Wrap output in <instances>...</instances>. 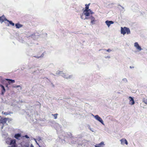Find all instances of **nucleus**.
Wrapping results in <instances>:
<instances>
[{"mask_svg": "<svg viewBox=\"0 0 147 147\" xmlns=\"http://www.w3.org/2000/svg\"><path fill=\"white\" fill-rule=\"evenodd\" d=\"M90 4V3H89L88 4H86L85 5V9L83 13L86 16H89L90 14H92L94 13L90 9H89V6Z\"/></svg>", "mask_w": 147, "mask_h": 147, "instance_id": "obj_1", "label": "nucleus"}, {"mask_svg": "<svg viewBox=\"0 0 147 147\" xmlns=\"http://www.w3.org/2000/svg\"><path fill=\"white\" fill-rule=\"evenodd\" d=\"M121 33L124 35L126 33L129 34L130 33V31L129 28L125 27L123 28H121Z\"/></svg>", "mask_w": 147, "mask_h": 147, "instance_id": "obj_2", "label": "nucleus"}, {"mask_svg": "<svg viewBox=\"0 0 147 147\" xmlns=\"http://www.w3.org/2000/svg\"><path fill=\"white\" fill-rule=\"evenodd\" d=\"M7 144L11 146V147H17L16 140L15 139H11L10 142H7Z\"/></svg>", "mask_w": 147, "mask_h": 147, "instance_id": "obj_3", "label": "nucleus"}, {"mask_svg": "<svg viewBox=\"0 0 147 147\" xmlns=\"http://www.w3.org/2000/svg\"><path fill=\"white\" fill-rule=\"evenodd\" d=\"M9 119L8 118H1L0 119L1 123H2L3 125L1 127V129H2L4 127V124Z\"/></svg>", "mask_w": 147, "mask_h": 147, "instance_id": "obj_4", "label": "nucleus"}, {"mask_svg": "<svg viewBox=\"0 0 147 147\" xmlns=\"http://www.w3.org/2000/svg\"><path fill=\"white\" fill-rule=\"evenodd\" d=\"M90 19L91 20V24H95V22L96 21V20H95V18L94 17L92 16L89 17H88V16H86L85 18L84 19Z\"/></svg>", "mask_w": 147, "mask_h": 147, "instance_id": "obj_5", "label": "nucleus"}, {"mask_svg": "<svg viewBox=\"0 0 147 147\" xmlns=\"http://www.w3.org/2000/svg\"><path fill=\"white\" fill-rule=\"evenodd\" d=\"M95 118L98 121L100 122L102 124H103V121L102 118L100 117L98 115H96L94 116Z\"/></svg>", "mask_w": 147, "mask_h": 147, "instance_id": "obj_6", "label": "nucleus"}, {"mask_svg": "<svg viewBox=\"0 0 147 147\" xmlns=\"http://www.w3.org/2000/svg\"><path fill=\"white\" fill-rule=\"evenodd\" d=\"M7 20V19L6 18L5 16L3 15L2 16L0 17V22L1 23L4 22H5Z\"/></svg>", "mask_w": 147, "mask_h": 147, "instance_id": "obj_7", "label": "nucleus"}, {"mask_svg": "<svg viewBox=\"0 0 147 147\" xmlns=\"http://www.w3.org/2000/svg\"><path fill=\"white\" fill-rule=\"evenodd\" d=\"M129 104L131 105H134V101L133 98L131 97H129Z\"/></svg>", "mask_w": 147, "mask_h": 147, "instance_id": "obj_8", "label": "nucleus"}, {"mask_svg": "<svg viewBox=\"0 0 147 147\" xmlns=\"http://www.w3.org/2000/svg\"><path fill=\"white\" fill-rule=\"evenodd\" d=\"M134 46L139 51H140L142 49L141 48L139 45V44L137 42H136L134 43Z\"/></svg>", "mask_w": 147, "mask_h": 147, "instance_id": "obj_9", "label": "nucleus"}, {"mask_svg": "<svg viewBox=\"0 0 147 147\" xmlns=\"http://www.w3.org/2000/svg\"><path fill=\"white\" fill-rule=\"evenodd\" d=\"M0 86L1 87L2 89V90H1V94L2 95H3L4 94V93L5 92V89L4 86L3 85L1 84H0Z\"/></svg>", "mask_w": 147, "mask_h": 147, "instance_id": "obj_10", "label": "nucleus"}, {"mask_svg": "<svg viewBox=\"0 0 147 147\" xmlns=\"http://www.w3.org/2000/svg\"><path fill=\"white\" fill-rule=\"evenodd\" d=\"M120 141L121 144H124V143L126 145L128 144V142L125 139H122L120 140Z\"/></svg>", "mask_w": 147, "mask_h": 147, "instance_id": "obj_11", "label": "nucleus"}, {"mask_svg": "<svg viewBox=\"0 0 147 147\" xmlns=\"http://www.w3.org/2000/svg\"><path fill=\"white\" fill-rule=\"evenodd\" d=\"M105 23L107 25V26L108 27H109L110 26V25L111 24H113L114 23V22H113L111 21H108V20H107L105 22Z\"/></svg>", "mask_w": 147, "mask_h": 147, "instance_id": "obj_12", "label": "nucleus"}, {"mask_svg": "<svg viewBox=\"0 0 147 147\" xmlns=\"http://www.w3.org/2000/svg\"><path fill=\"white\" fill-rule=\"evenodd\" d=\"M6 80L7 81H8V82L9 84L11 83H13L15 82V81L14 80H12L9 79H6Z\"/></svg>", "mask_w": 147, "mask_h": 147, "instance_id": "obj_13", "label": "nucleus"}, {"mask_svg": "<svg viewBox=\"0 0 147 147\" xmlns=\"http://www.w3.org/2000/svg\"><path fill=\"white\" fill-rule=\"evenodd\" d=\"M21 134H16L14 136V137L16 139L19 140V138L21 137Z\"/></svg>", "mask_w": 147, "mask_h": 147, "instance_id": "obj_14", "label": "nucleus"}, {"mask_svg": "<svg viewBox=\"0 0 147 147\" xmlns=\"http://www.w3.org/2000/svg\"><path fill=\"white\" fill-rule=\"evenodd\" d=\"M16 27L17 28H19L22 27V25L20 24L19 23L16 24H15Z\"/></svg>", "mask_w": 147, "mask_h": 147, "instance_id": "obj_15", "label": "nucleus"}, {"mask_svg": "<svg viewBox=\"0 0 147 147\" xmlns=\"http://www.w3.org/2000/svg\"><path fill=\"white\" fill-rule=\"evenodd\" d=\"M6 21L9 22L10 24L12 26H14V24L11 21H10L7 19Z\"/></svg>", "mask_w": 147, "mask_h": 147, "instance_id": "obj_16", "label": "nucleus"}, {"mask_svg": "<svg viewBox=\"0 0 147 147\" xmlns=\"http://www.w3.org/2000/svg\"><path fill=\"white\" fill-rule=\"evenodd\" d=\"M99 146H101V147H103V146L104 145V142H101L100 144H98Z\"/></svg>", "mask_w": 147, "mask_h": 147, "instance_id": "obj_17", "label": "nucleus"}, {"mask_svg": "<svg viewBox=\"0 0 147 147\" xmlns=\"http://www.w3.org/2000/svg\"><path fill=\"white\" fill-rule=\"evenodd\" d=\"M58 115V114L57 113L52 115H53L54 116V118L55 119H56L57 118Z\"/></svg>", "mask_w": 147, "mask_h": 147, "instance_id": "obj_18", "label": "nucleus"}, {"mask_svg": "<svg viewBox=\"0 0 147 147\" xmlns=\"http://www.w3.org/2000/svg\"><path fill=\"white\" fill-rule=\"evenodd\" d=\"M44 54L43 53L40 56H39V57H36V56H34V57H36L38 58H39L40 57H43V56H44Z\"/></svg>", "mask_w": 147, "mask_h": 147, "instance_id": "obj_19", "label": "nucleus"}, {"mask_svg": "<svg viewBox=\"0 0 147 147\" xmlns=\"http://www.w3.org/2000/svg\"><path fill=\"white\" fill-rule=\"evenodd\" d=\"M143 102L145 104L147 105V99H144L143 100Z\"/></svg>", "mask_w": 147, "mask_h": 147, "instance_id": "obj_20", "label": "nucleus"}, {"mask_svg": "<svg viewBox=\"0 0 147 147\" xmlns=\"http://www.w3.org/2000/svg\"><path fill=\"white\" fill-rule=\"evenodd\" d=\"M109 52L111 51V50L110 49H108L107 50H105Z\"/></svg>", "mask_w": 147, "mask_h": 147, "instance_id": "obj_21", "label": "nucleus"}, {"mask_svg": "<svg viewBox=\"0 0 147 147\" xmlns=\"http://www.w3.org/2000/svg\"><path fill=\"white\" fill-rule=\"evenodd\" d=\"M3 114L7 115L9 114V113L8 112H5L3 113Z\"/></svg>", "mask_w": 147, "mask_h": 147, "instance_id": "obj_22", "label": "nucleus"}, {"mask_svg": "<svg viewBox=\"0 0 147 147\" xmlns=\"http://www.w3.org/2000/svg\"><path fill=\"white\" fill-rule=\"evenodd\" d=\"M95 146L96 147H101V146H99L98 144H96Z\"/></svg>", "mask_w": 147, "mask_h": 147, "instance_id": "obj_23", "label": "nucleus"}, {"mask_svg": "<svg viewBox=\"0 0 147 147\" xmlns=\"http://www.w3.org/2000/svg\"><path fill=\"white\" fill-rule=\"evenodd\" d=\"M81 18L82 19H84V18H83V14H82L81 15Z\"/></svg>", "mask_w": 147, "mask_h": 147, "instance_id": "obj_24", "label": "nucleus"}, {"mask_svg": "<svg viewBox=\"0 0 147 147\" xmlns=\"http://www.w3.org/2000/svg\"><path fill=\"white\" fill-rule=\"evenodd\" d=\"M20 86L18 85V86H14L13 87H14V88H18V87H20Z\"/></svg>", "mask_w": 147, "mask_h": 147, "instance_id": "obj_25", "label": "nucleus"}, {"mask_svg": "<svg viewBox=\"0 0 147 147\" xmlns=\"http://www.w3.org/2000/svg\"><path fill=\"white\" fill-rule=\"evenodd\" d=\"M25 136L26 138H29V137L27 135H25Z\"/></svg>", "mask_w": 147, "mask_h": 147, "instance_id": "obj_26", "label": "nucleus"}, {"mask_svg": "<svg viewBox=\"0 0 147 147\" xmlns=\"http://www.w3.org/2000/svg\"><path fill=\"white\" fill-rule=\"evenodd\" d=\"M64 77L65 78H68V77H67L66 76H64Z\"/></svg>", "mask_w": 147, "mask_h": 147, "instance_id": "obj_27", "label": "nucleus"}, {"mask_svg": "<svg viewBox=\"0 0 147 147\" xmlns=\"http://www.w3.org/2000/svg\"><path fill=\"white\" fill-rule=\"evenodd\" d=\"M30 147H34L32 145H31Z\"/></svg>", "mask_w": 147, "mask_h": 147, "instance_id": "obj_28", "label": "nucleus"}, {"mask_svg": "<svg viewBox=\"0 0 147 147\" xmlns=\"http://www.w3.org/2000/svg\"><path fill=\"white\" fill-rule=\"evenodd\" d=\"M7 86H8L7 85H6V86L7 87Z\"/></svg>", "mask_w": 147, "mask_h": 147, "instance_id": "obj_29", "label": "nucleus"}]
</instances>
